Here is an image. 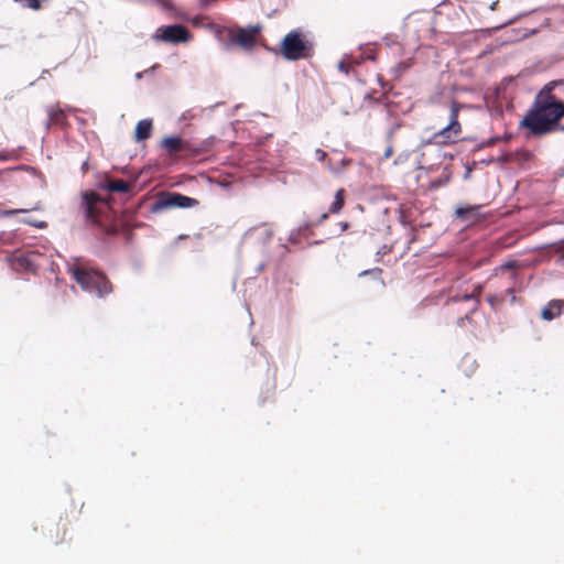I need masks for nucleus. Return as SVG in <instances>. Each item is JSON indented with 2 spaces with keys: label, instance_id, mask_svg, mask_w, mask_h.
I'll use <instances>...</instances> for the list:
<instances>
[{
  "label": "nucleus",
  "instance_id": "obj_22",
  "mask_svg": "<svg viewBox=\"0 0 564 564\" xmlns=\"http://www.w3.org/2000/svg\"><path fill=\"white\" fill-rule=\"evenodd\" d=\"M65 533H66V524L65 523H58L57 527H56V536L54 539V543L55 544H59L64 541V538H65Z\"/></svg>",
  "mask_w": 564,
  "mask_h": 564
},
{
  "label": "nucleus",
  "instance_id": "obj_10",
  "mask_svg": "<svg viewBox=\"0 0 564 564\" xmlns=\"http://www.w3.org/2000/svg\"><path fill=\"white\" fill-rule=\"evenodd\" d=\"M162 148L169 155H176L181 152L188 151L189 144L180 137H167L162 140Z\"/></svg>",
  "mask_w": 564,
  "mask_h": 564
},
{
  "label": "nucleus",
  "instance_id": "obj_30",
  "mask_svg": "<svg viewBox=\"0 0 564 564\" xmlns=\"http://www.w3.org/2000/svg\"><path fill=\"white\" fill-rule=\"evenodd\" d=\"M393 154V149L392 147H388L387 150L384 151V159H389L391 155Z\"/></svg>",
  "mask_w": 564,
  "mask_h": 564
},
{
  "label": "nucleus",
  "instance_id": "obj_1",
  "mask_svg": "<svg viewBox=\"0 0 564 564\" xmlns=\"http://www.w3.org/2000/svg\"><path fill=\"white\" fill-rule=\"evenodd\" d=\"M558 85H564V80L547 83L536 94L532 106L520 121V127L527 129L531 135L543 137L557 130L560 120L564 117V101L553 94Z\"/></svg>",
  "mask_w": 564,
  "mask_h": 564
},
{
  "label": "nucleus",
  "instance_id": "obj_5",
  "mask_svg": "<svg viewBox=\"0 0 564 564\" xmlns=\"http://www.w3.org/2000/svg\"><path fill=\"white\" fill-rule=\"evenodd\" d=\"M463 105L456 100H452L449 105V122L446 127L435 132L430 143L436 145H449L458 141L459 135L463 132L462 123L459 122V112L463 109Z\"/></svg>",
  "mask_w": 564,
  "mask_h": 564
},
{
  "label": "nucleus",
  "instance_id": "obj_12",
  "mask_svg": "<svg viewBox=\"0 0 564 564\" xmlns=\"http://www.w3.org/2000/svg\"><path fill=\"white\" fill-rule=\"evenodd\" d=\"M482 292L481 285H476L470 294H465L463 296H453L452 301L459 302V301H469L471 302V307L469 310V313L476 312L480 306V300L479 296Z\"/></svg>",
  "mask_w": 564,
  "mask_h": 564
},
{
  "label": "nucleus",
  "instance_id": "obj_31",
  "mask_svg": "<svg viewBox=\"0 0 564 564\" xmlns=\"http://www.w3.org/2000/svg\"><path fill=\"white\" fill-rule=\"evenodd\" d=\"M338 68L341 70V72H345L346 74L348 73V66L345 64V62H340L338 64Z\"/></svg>",
  "mask_w": 564,
  "mask_h": 564
},
{
  "label": "nucleus",
  "instance_id": "obj_21",
  "mask_svg": "<svg viewBox=\"0 0 564 564\" xmlns=\"http://www.w3.org/2000/svg\"><path fill=\"white\" fill-rule=\"evenodd\" d=\"M15 237V234L12 231H2L0 232V243L4 246L14 245Z\"/></svg>",
  "mask_w": 564,
  "mask_h": 564
},
{
  "label": "nucleus",
  "instance_id": "obj_7",
  "mask_svg": "<svg viewBox=\"0 0 564 564\" xmlns=\"http://www.w3.org/2000/svg\"><path fill=\"white\" fill-rule=\"evenodd\" d=\"M188 29L183 24H172L156 29L154 39L164 43L180 44L191 40Z\"/></svg>",
  "mask_w": 564,
  "mask_h": 564
},
{
  "label": "nucleus",
  "instance_id": "obj_27",
  "mask_svg": "<svg viewBox=\"0 0 564 564\" xmlns=\"http://www.w3.org/2000/svg\"><path fill=\"white\" fill-rule=\"evenodd\" d=\"M316 158L319 160V161H324L325 158L327 156V153L321 149H317L316 152Z\"/></svg>",
  "mask_w": 564,
  "mask_h": 564
},
{
  "label": "nucleus",
  "instance_id": "obj_35",
  "mask_svg": "<svg viewBox=\"0 0 564 564\" xmlns=\"http://www.w3.org/2000/svg\"><path fill=\"white\" fill-rule=\"evenodd\" d=\"M468 318H469V315L466 314L464 317H460L458 322H459V324H463L464 319H468Z\"/></svg>",
  "mask_w": 564,
  "mask_h": 564
},
{
  "label": "nucleus",
  "instance_id": "obj_4",
  "mask_svg": "<svg viewBox=\"0 0 564 564\" xmlns=\"http://www.w3.org/2000/svg\"><path fill=\"white\" fill-rule=\"evenodd\" d=\"M274 52L281 54L286 61H299L311 55L312 44L302 31L293 30L285 34L279 50Z\"/></svg>",
  "mask_w": 564,
  "mask_h": 564
},
{
  "label": "nucleus",
  "instance_id": "obj_8",
  "mask_svg": "<svg viewBox=\"0 0 564 564\" xmlns=\"http://www.w3.org/2000/svg\"><path fill=\"white\" fill-rule=\"evenodd\" d=\"M37 253L33 251L21 252L14 251L8 258V262L12 270L17 272H35L37 269L36 264Z\"/></svg>",
  "mask_w": 564,
  "mask_h": 564
},
{
  "label": "nucleus",
  "instance_id": "obj_20",
  "mask_svg": "<svg viewBox=\"0 0 564 564\" xmlns=\"http://www.w3.org/2000/svg\"><path fill=\"white\" fill-rule=\"evenodd\" d=\"M550 249L554 254L558 256L560 261H564V238L552 243Z\"/></svg>",
  "mask_w": 564,
  "mask_h": 564
},
{
  "label": "nucleus",
  "instance_id": "obj_14",
  "mask_svg": "<svg viewBox=\"0 0 564 564\" xmlns=\"http://www.w3.org/2000/svg\"><path fill=\"white\" fill-rule=\"evenodd\" d=\"M564 305V301L561 300H552L549 302V304L542 310V317L545 321H552L553 318L557 317L562 313V308Z\"/></svg>",
  "mask_w": 564,
  "mask_h": 564
},
{
  "label": "nucleus",
  "instance_id": "obj_34",
  "mask_svg": "<svg viewBox=\"0 0 564 564\" xmlns=\"http://www.w3.org/2000/svg\"><path fill=\"white\" fill-rule=\"evenodd\" d=\"M507 292L512 295V301H514L516 297L513 295V292H514L513 289L512 288H508Z\"/></svg>",
  "mask_w": 564,
  "mask_h": 564
},
{
  "label": "nucleus",
  "instance_id": "obj_19",
  "mask_svg": "<svg viewBox=\"0 0 564 564\" xmlns=\"http://www.w3.org/2000/svg\"><path fill=\"white\" fill-rule=\"evenodd\" d=\"M479 206H467V207H458L455 212L456 216L463 220H467L474 216H476Z\"/></svg>",
  "mask_w": 564,
  "mask_h": 564
},
{
  "label": "nucleus",
  "instance_id": "obj_29",
  "mask_svg": "<svg viewBox=\"0 0 564 564\" xmlns=\"http://www.w3.org/2000/svg\"><path fill=\"white\" fill-rule=\"evenodd\" d=\"M391 251V248H388L387 246H383L380 248L377 252L378 256H384Z\"/></svg>",
  "mask_w": 564,
  "mask_h": 564
},
{
  "label": "nucleus",
  "instance_id": "obj_18",
  "mask_svg": "<svg viewBox=\"0 0 564 564\" xmlns=\"http://www.w3.org/2000/svg\"><path fill=\"white\" fill-rule=\"evenodd\" d=\"M108 189L116 193H127L130 189V185L124 180H113L108 183Z\"/></svg>",
  "mask_w": 564,
  "mask_h": 564
},
{
  "label": "nucleus",
  "instance_id": "obj_28",
  "mask_svg": "<svg viewBox=\"0 0 564 564\" xmlns=\"http://www.w3.org/2000/svg\"><path fill=\"white\" fill-rule=\"evenodd\" d=\"M516 265H517V262H516V261H510V262H507V263L502 264V265L500 267V269H501V270L513 269V268H516Z\"/></svg>",
  "mask_w": 564,
  "mask_h": 564
},
{
  "label": "nucleus",
  "instance_id": "obj_32",
  "mask_svg": "<svg viewBox=\"0 0 564 564\" xmlns=\"http://www.w3.org/2000/svg\"><path fill=\"white\" fill-rule=\"evenodd\" d=\"M28 224H30V221H28ZM31 225H34V226H35V227H37V228H44V227L46 226V224H45L44 221H41V223H39V224H32V223H31Z\"/></svg>",
  "mask_w": 564,
  "mask_h": 564
},
{
  "label": "nucleus",
  "instance_id": "obj_38",
  "mask_svg": "<svg viewBox=\"0 0 564 564\" xmlns=\"http://www.w3.org/2000/svg\"><path fill=\"white\" fill-rule=\"evenodd\" d=\"M327 217H328V214H323V215H322V220L327 219Z\"/></svg>",
  "mask_w": 564,
  "mask_h": 564
},
{
  "label": "nucleus",
  "instance_id": "obj_40",
  "mask_svg": "<svg viewBox=\"0 0 564 564\" xmlns=\"http://www.w3.org/2000/svg\"><path fill=\"white\" fill-rule=\"evenodd\" d=\"M141 76H142L141 73L137 74V78H141Z\"/></svg>",
  "mask_w": 564,
  "mask_h": 564
},
{
  "label": "nucleus",
  "instance_id": "obj_17",
  "mask_svg": "<svg viewBox=\"0 0 564 564\" xmlns=\"http://www.w3.org/2000/svg\"><path fill=\"white\" fill-rule=\"evenodd\" d=\"M346 191L339 188L336 194L333 204L329 206L328 212L330 214H338L345 205Z\"/></svg>",
  "mask_w": 564,
  "mask_h": 564
},
{
  "label": "nucleus",
  "instance_id": "obj_2",
  "mask_svg": "<svg viewBox=\"0 0 564 564\" xmlns=\"http://www.w3.org/2000/svg\"><path fill=\"white\" fill-rule=\"evenodd\" d=\"M67 271L83 290L94 292L99 297H105L113 291L112 283L104 272L87 268L77 260L68 264Z\"/></svg>",
  "mask_w": 564,
  "mask_h": 564
},
{
  "label": "nucleus",
  "instance_id": "obj_33",
  "mask_svg": "<svg viewBox=\"0 0 564 564\" xmlns=\"http://www.w3.org/2000/svg\"><path fill=\"white\" fill-rule=\"evenodd\" d=\"M265 234H267V237L270 239L273 235L272 230L269 229V228H265Z\"/></svg>",
  "mask_w": 564,
  "mask_h": 564
},
{
  "label": "nucleus",
  "instance_id": "obj_23",
  "mask_svg": "<svg viewBox=\"0 0 564 564\" xmlns=\"http://www.w3.org/2000/svg\"><path fill=\"white\" fill-rule=\"evenodd\" d=\"M20 158L15 150L12 151H0V161L18 160Z\"/></svg>",
  "mask_w": 564,
  "mask_h": 564
},
{
  "label": "nucleus",
  "instance_id": "obj_16",
  "mask_svg": "<svg viewBox=\"0 0 564 564\" xmlns=\"http://www.w3.org/2000/svg\"><path fill=\"white\" fill-rule=\"evenodd\" d=\"M66 122L64 110L58 107H52L48 110V123L55 126H63Z\"/></svg>",
  "mask_w": 564,
  "mask_h": 564
},
{
  "label": "nucleus",
  "instance_id": "obj_24",
  "mask_svg": "<svg viewBox=\"0 0 564 564\" xmlns=\"http://www.w3.org/2000/svg\"><path fill=\"white\" fill-rule=\"evenodd\" d=\"M15 2H22L24 7L32 10H39L41 8L40 0H14Z\"/></svg>",
  "mask_w": 564,
  "mask_h": 564
},
{
  "label": "nucleus",
  "instance_id": "obj_39",
  "mask_svg": "<svg viewBox=\"0 0 564 564\" xmlns=\"http://www.w3.org/2000/svg\"><path fill=\"white\" fill-rule=\"evenodd\" d=\"M371 272H378V273H381V269L377 268V269L372 270Z\"/></svg>",
  "mask_w": 564,
  "mask_h": 564
},
{
  "label": "nucleus",
  "instance_id": "obj_25",
  "mask_svg": "<svg viewBox=\"0 0 564 564\" xmlns=\"http://www.w3.org/2000/svg\"><path fill=\"white\" fill-rule=\"evenodd\" d=\"M37 209H40L39 205L34 206L31 209H23V208H21V209H8V210L2 212L1 215L2 216H11V215L21 214V213H28L29 210H37Z\"/></svg>",
  "mask_w": 564,
  "mask_h": 564
},
{
  "label": "nucleus",
  "instance_id": "obj_37",
  "mask_svg": "<svg viewBox=\"0 0 564 564\" xmlns=\"http://www.w3.org/2000/svg\"><path fill=\"white\" fill-rule=\"evenodd\" d=\"M557 130L564 131V124H558Z\"/></svg>",
  "mask_w": 564,
  "mask_h": 564
},
{
  "label": "nucleus",
  "instance_id": "obj_15",
  "mask_svg": "<svg viewBox=\"0 0 564 564\" xmlns=\"http://www.w3.org/2000/svg\"><path fill=\"white\" fill-rule=\"evenodd\" d=\"M152 121L150 119L140 120L137 123L134 138L137 141H144L151 137Z\"/></svg>",
  "mask_w": 564,
  "mask_h": 564
},
{
  "label": "nucleus",
  "instance_id": "obj_36",
  "mask_svg": "<svg viewBox=\"0 0 564 564\" xmlns=\"http://www.w3.org/2000/svg\"><path fill=\"white\" fill-rule=\"evenodd\" d=\"M159 2H161L163 6H167V0H158Z\"/></svg>",
  "mask_w": 564,
  "mask_h": 564
},
{
  "label": "nucleus",
  "instance_id": "obj_9",
  "mask_svg": "<svg viewBox=\"0 0 564 564\" xmlns=\"http://www.w3.org/2000/svg\"><path fill=\"white\" fill-rule=\"evenodd\" d=\"M261 26L250 25L248 28H239L237 31L230 32V40L243 48H252L257 43V37L260 34Z\"/></svg>",
  "mask_w": 564,
  "mask_h": 564
},
{
  "label": "nucleus",
  "instance_id": "obj_6",
  "mask_svg": "<svg viewBox=\"0 0 564 564\" xmlns=\"http://www.w3.org/2000/svg\"><path fill=\"white\" fill-rule=\"evenodd\" d=\"M199 205V200L185 196L176 192L161 193L152 206L153 212H160L170 208H193Z\"/></svg>",
  "mask_w": 564,
  "mask_h": 564
},
{
  "label": "nucleus",
  "instance_id": "obj_13",
  "mask_svg": "<svg viewBox=\"0 0 564 564\" xmlns=\"http://www.w3.org/2000/svg\"><path fill=\"white\" fill-rule=\"evenodd\" d=\"M377 80L380 86V90L372 89L370 93L366 94L365 98L370 101L380 102L383 100L386 94L390 90L391 87L381 75L377 76Z\"/></svg>",
  "mask_w": 564,
  "mask_h": 564
},
{
  "label": "nucleus",
  "instance_id": "obj_3",
  "mask_svg": "<svg viewBox=\"0 0 564 564\" xmlns=\"http://www.w3.org/2000/svg\"><path fill=\"white\" fill-rule=\"evenodd\" d=\"M80 207L86 219L95 225L106 226L111 219V208L108 202L93 191L82 193Z\"/></svg>",
  "mask_w": 564,
  "mask_h": 564
},
{
  "label": "nucleus",
  "instance_id": "obj_26",
  "mask_svg": "<svg viewBox=\"0 0 564 564\" xmlns=\"http://www.w3.org/2000/svg\"><path fill=\"white\" fill-rule=\"evenodd\" d=\"M503 300H505L503 296L496 295V294L488 295V297H487L488 303L492 307H495L497 303H501Z\"/></svg>",
  "mask_w": 564,
  "mask_h": 564
},
{
  "label": "nucleus",
  "instance_id": "obj_11",
  "mask_svg": "<svg viewBox=\"0 0 564 564\" xmlns=\"http://www.w3.org/2000/svg\"><path fill=\"white\" fill-rule=\"evenodd\" d=\"M21 171L29 172L33 175H39L40 173L33 166L21 164L15 167H9L0 171V183H14L17 182V174Z\"/></svg>",
  "mask_w": 564,
  "mask_h": 564
}]
</instances>
